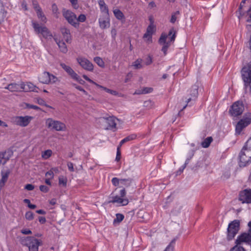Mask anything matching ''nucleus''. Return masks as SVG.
I'll return each instance as SVG.
<instances>
[{
	"label": "nucleus",
	"mask_w": 251,
	"mask_h": 251,
	"mask_svg": "<svg viewBox=\"0 0 251 251\" xmlns=\"http://www.w3.org/2000/svg\"><path fill=\"white\" fill-rule=\"evenodd\" d=\"M176 38V31L174 29H171L168 35L162 34L159 39V43L162 46V51L164 54H166L168 48L170 46V42H174Z\"/></svg>",
	"instance_id": "nucleus-1"
},
{
	"label": "nucleus",
	"mask_w": 251,
	"mask_h": 251,
	"mask_svg": "<svg viewBox=\"0 0 251 251\" xmlns=\"http://www.w3.org/2000/svg\"><path fill=\"white\" fill-rule=\"evenodd\" d=\"M22 244L28 248L29 251H38L42 242L33 237H26L22 240Z\"/></svg>",
	"instance_id": "nucleus-2"
},
{
	"label": "nucleus",
	"mask_w": 251,
	"mask_h": 251,
	"mask_svg": "<svg viewBox=\"0 0 251 251\" xmlns=\"http://www.w3.org/2000/svg\"><path fill=\"white\" fill-rule=\"evenodd\" d=\"M32 24L34 30L37 34H40L43 38L47 40L52 38L51 33L46 26L40 25L36 22H32Z\"/></svg>",
	"instance_id": "nucleus-3"
},
{
	"label": "nucleus",
	"mask_w": 251,
	"mask_h": 251,
	"mask_svg": "<svg viewBox=\"0 0 251 251\" xmlns=\"http://www.w3.org/2000/svg\"><path fill=\"white\" fill-rule=\"evenodd\" d=\"M46 125L48 128L57 131H64L66 129V125L63 123L51 118H48L46 120Z\"/></svg>",
	"instance_id": "nucleus-4"
},
{
	"label": "nucleus",
	"mask_w": 251,
	"mask_h": 251,
	"mask_svg": "<svg viewBox=\"0 0 251 251\" xmlns=\"http://www.w3.org/2000/svg\"><path fill=\"white\" fill-rule=\"evenodd\" d=\"M251 123V113H246L243 118L236 124V133L240 134L242 130Z\"/></svg>",
	"instance_id": "nucleus-5"
},
{
	"label": "nucleus",
	"mask_w": 251,
	"mask_h": 251,
	"mask_svg": "<svg viewBox=\"0 0 251 251\" xmlns=\"http://www.w3.org/2000/svg\"><path fill=\"white\" fill-rule=\"evenodd\" d=\"M242 76L245 83V89H246L247 87L249 86L251 93V62L249 63L247 66L243 68Z\"/></svg>",
	"instance_id": "nucleus-6"
},
{
	"label": "nucleus",
	"mask_w": 251,
	"mask_h": 251,
	"mask_svg": "<svg viewBox=\"0 0 251 251\" xmlns=\"http://www.w3.org/2000/svg\"><path fill=\"white\" fill-rule=\"evenodd\" d=\"M38 79L41 83L46 84H54L58 81L57 77L48 72H44L41 74Z\"/></svg>",
	"instance_id": "nucleus-7"
},
{
	"label": "nucleus",
	"mask_w": 251,
	"mask_h": 251,
	"mask_svg": "<svg viewBox=\"0 0 251 251\" xmlns=\"http://www.w3.org/2000/svg\"><path fill=\"white\" fill-rule=\"evenodd\" d=\"M62 15L68 23L75 27H77L79 23L77 22L76 15L70 10L64 8L62 9Z\"/></svg>",
	"instance_id": "nucleus-8"
},
{
	"label": "nucleus",
	"mask_w": 251,
	"mask_h": 251,
	"mask_svg": "<svg viewBox=\"0 0 251 251\" xmlns=\"http://www.w3.org/2000/svg\"><path fill=\"white\" fill-rule=\"evenodd\" d=\"M240 222L239 220H234L228 226L227 238L228 240L232 239L239 230Z\"/></svg>",
	"instance_id": "nucleus-9"
},
{
	"label": "nucleus",
	"mask_w": 251,
	"mask_h": 251,
	"mask_svg": "<svg viewBox=\"0 0 251 251\" xmlns=\"http://www.w3.org/2000/svg\"><path fill=\"white\" fill-rule=\"evenodd\" d=\"M247 236L245 234L239 235L236 240V245L230 249V251H245L244 245L248 242Z\"/></svg>",
	"instance_id": "nucleus-10"
},
{
	"label": "nucleus",
	"mask_w": 251,
	"mask_h": 251,
	"mask_svg": "<svg viewBox=\"0 0 251 251\" xmlns=\"http://www.w3.org/2000/svg\"><path fill=\"white\" fill-rule=\"evenodd\" d=\"M120 196H116L112 197V200L109 201L111 203H118L123 206L128 204L129 201L127 198H124L126 195V190L124 188L120 191Z\"/></svg>",
	"instance_id": "nucleus-11"
},
{
	"label": "nucleus",
	"mask_w": 251,
	"mask_h": 251,
	"mask_svg": "<svg viewBox=\"0 0 251 251\" xmlns=\"http://www.w3.org/2000/svg\"><path fill=\"white\" fill-rule=\"evenodd\" d=\"M33 118L30 116H16L13 118V122L17 125L22 127L26 126Z\"/></svg>",
	"instance_id": "nucleus-12"
},
{
	"label": "nucleus",
	"mask_w": 251,
	"mask_h": 251,
	"mask_svg": "<svg viewBox=\"0 0 251 251\" xmlns=\"http://www.w3.org/2000/svg\"><path fill=\"white\" fill-rule=\"evenodd\" d=\"M32 3L33 8L36 11L38 18L43 23H46L47 19L44 14L41 7L36 0H32Z\"/></svg>",
	"instance_id": "nucleus-13"
},
{
	"label": "nucleus",
	"mask_w": 251,
	"mask_h": 251,
	"mask_svg": "<svg viewBox=\"0 0 251 251\" xmlns=\"http://www.w3.org/2000/svg\"><path fill=\"white\" fill-rule=\"evenodd\" d=\"M100 120L101 122L105 123L107 125L105 127L106 129L116 128L117 121H119V120L114 116L102 117Z\"/></svg>",
	"instance_id": "nucleus-14"
},
{
	"label": "nucleus",
	"mask_w": 251,
	"mask_h": 251,
	"mask_svg": "<svg viewBox=\"0 0 251 251\" xmlns=\"http://www.w3.org/2000/svg\"><path fill=\"white\" fill-rule=\"evenodd\" d=\"M244 110V107L242 102L238 101L233 104L230 112L232 116H237L241 115Z\"/></svg>",
	"instance_id": "nucleus-15"
},
{
	"label": "nucleus",
	"mask_w": 251,
	"mask_h": 251,
	"mask_svg": "<svg viewBox=\"0 0 251 251\" xmlns=\"http://www.w3.org/2000/svg\"><path fill=\"white\" fill-rule=\"evenodd\" d=\"M78 64L85 70L92 72L94 70L93 64L85 58L80 57L77 59Z\"/></svg>",
	"instance_id": "nucleus-16"
},
{
	"label": "nucleus",
	"mask_w": 251,
	"mask_h": 251,
	"mask_svg": "<svg viewBox=\"0 0 251 251\" xmlns=\"http://www.w3.org/2000/svg\"><path fill=\"white\" fill-rule=\"evenodd\" d=\"M26 85L23 83L20 84H17L13 83L9 84L7 86L5 87V89L9 90L10 91L13 92H18L21 91H25L27 89L25 88Z\"/></svg>",
	"instance_id": "nucleus-17"
},
{
	"label": "nucleus",
	"mask_w": 251,
	"mask_h": 251,
	"mask_svg": "<svg viewBox=\"0 0 251 251\" xmlns=\"http://www.w3.org/2000/svg\"><path fill=\"white\" fill-rule=\"evenodd\" d=\"M239 200L243 203H251V189H245L239 195Z\"/></svg>",
	"instance_id": "nucleus-18"
},
{
	"label": "nucleus",
	"mask_w": 251,
	"mask_h": 251,
	"mask_svg": "<svg viewBox=\"0 0 251 251\" xmlns=\"http://www.w3.org/2000/svg\"><path fill=\"white\" fill-rule=\"evenodd\" d=\"M60 66L73 79L80 83H81V81H83L70 66L66 65L64 63H61Z\"/></svg>",
	"instance_id": "nucleus-19"
},
{
	"label": "nucleus",
	"mask_w": 251,
	"mask_h": 251,
	"mask_svg": "<svg viewBox=\"0 0 251 251\" xmlns=\"http://www.w3.org/2000/svg\"><path fill=\"white\" fill-rule=\"evenodd\" d=\"M99 23L100 27L102 29L109 27L110 20L108 15H104L100 17L99 20Z\"/></svg>",
	"instance_id": "nucleus-20"
},
{
	"label": "nucleus",
	"mask_w": 251,
	"mask_h": 251,
	"mask_svg": "<svg viewBox=\"0 0 251 251\" xmlns=\"http://www.w3.org/2000/svg\"><path fill=\"white\" fill-rule=\"evenodd\" d=\"M60 30L66 42L70 43L71 41V35L70 29L65 26H62L60 27Z\"/></svg>",
	"instance_id": "nucleus-21"
},
{
	"label": "nucleus",
	"mask_w": 251,
	"mask_h": 251,
	"mask_svg": "<svg viewBox=\"0 0 251 251\" xmlns=\"http://www.w3.org/2000/svg\"><path fill=\"white\" fill-rule=\"evenodd\" d=\"M10 152L0 153V165L5 164L10 157Z\"/></svg>",
	"instance_id": "nucleus-22"
},
{
	"label": "nucleus",
	"mask_w": 251,
	"mask_h": 251,
	"mask_svg": "<svg viewBox=\"0 0 251 251\" xmlns=\"http://www.w3.org/2000/svg\"><path fill=\"white\" fill-rule=\"evenodd\" d=\"M54 40L58 46L60 51L63 53H66L68 51V49L65 43L63 41H58L56 38H54Z\"/></svg>",
	"instance_id": "nucleus-23"
},
{
	"label": "nucleus",
	"mask_w": 251,
	"mask_h": 251,
	"mask_svg": "<svg viewBox=\"0 0 251 251\" xmlns=\"http://www.w3.org/2000/svg\"><path fill=\"white\" fill-rule=\"evenodd\" d=\"M100 10L104 15H108V9L103 0H99L98 1Z\"/></svg>",
	"instance_id": "nucleus-24"
},
{
	"label": "nucleus",
	"mask_w": 251,
	"mask_h": 251,
	"mask_svg": "<svg viewBox=\"0 0 251 251\" xmlns=\"http://www.w3.org/2000/svg\"><path fill=\"white\" fill-rule=\"evenodd\" d=\"M10 174V171L7 170L6 172H1V179L0 180V185L4 186L5 182L7 181L8 176Z\"/></svg>",
	"instance_id": "nucleus-25"
},
{
	"label": "nucleus",
	"mask_w": 251,
	"mask_h": 251,
	"mask_svg": "<svg viewBox=\"0 0 251 251\" xmlns=\"http://www.w3.org/2000/svg\"><path fill=\"white\" fill-rule=\"evenodd\" d=\"M6 14V11L5 10L3 5L0 3V24L3 21Z\"/></svg>",
	"instance_id": "nucleus-26"
},
{
	"label": "nucleus",
	"mask_w": 251,
	"mask_h": 251,
	"mask_svg": "<svg viewBox=\"0 0 251 251\" xmlns=\"http://www.w3.org/2000/svg\"><path fill=\"white\" fill-rule=\"evenodd\" d=\"M246 17V21L247 22V24L246 25V27L248 28H250L251 27V5L250 6L249 9L247 11Z\"/></svg>",
	"instance_id": "nucleus-27"
},
{
	"label": "nucleus",
	"mask_w": 251,
	"mask_h": 251,
	"mask_svg": "<svg viewBox=\"0 0 251 251\" xmlns=\"http://www.w3.org/2000/svg\"><path fill=\"white\" fill-rule=\"evenodd\" d=\"M94 62L100 68H103L105 67V63L103 60L100 57H96L94 58Z\"/></svg>",
	"instance_id": "nucleus-28"
},
{
	"label": "nucleus",
	"mask_w": 251,
	"mask_h": 251,
	"mask_svg": "<svg viewBox=\"0 0 251 251\" xmlns=\"http://www.w3.org/2000/svg\"><path fill=\"white\" fill-rule=\"evenodd\" d=\"M136 135L135 134H131V135L126 137L125 138L123 139L120 142V145H119L120 147H121L124 143H125L127 142H128L129 141L135 139L136 138Z\"/></svg>",
	"instance_id": "nucleus-29"
},
{
	"label": "nucleus",
	"mask_w": 251,
	"mask_h": 251,
	"mask_svg": "<svg viewBox=\"0 0 251 251\" xmlns=\"http://www.w3.org/2000/svg\"><path fill=\"white\" fill-rule=\"evenodd\" d=\"M113 13L116 18L118 20H122L124 18V15L123 12L118 9H115L113 10Z\"/></svg>",
	"instance_id": "nucleus-30"
},
{
	"label": "nucleus",
	"mask_w": 251,
	"mask_h": 251,
	"mask_svg": "<svg viewBox=\"0 0 251 251\" xmlns=\"http://www.w3.org/2000/svg\"><path fill=\"white\" fill-rule=\"evenodd\" d=\"M213 141V139L211 137H208L206 138L204 140L201 142V146L203 148H207L209 146L210 144Z\"/></svg>",
	"instance_id": "nucleus-31"
},
{
	"label": "nucleus",
	"mask_w": 251,
	"mask_h": 251,
	"mask_svg": "<svg viewBox=\"0 0 251 251\" xmlns=\"http://www.w3.org/2000/svg\"><path fill=\"white\" fill-rule=\"evenodd\" d=\"M132 181V179L131 178H123L121 180V184L126 187L129 186Z\"/></svg>",
	"instance_id": "nucleus-32"
},
{
	"label": "nucleus",
	"mask_w": 251,
	"mask_h": 251,
	"mask_svg": "<svg viewBox=\"0 0 251 251\" xmlns=\"http://www.w3.org/2000/svg\"><path fill=\"white\" fill-rule=\"evenodd\" d=\"M243 149H245L246 151H249V155L251 154V138H250L246 143Z\"/></svg>",
	"instance_id": "nucleus-33"
},
{
	"label": "nucleus",
	"mask_w": 251,
	"mask_h": 251,
	"mask_svg": "<svg viewBox=\"0 0 251 251\" xmlns=\"http://www.w3.org/2000/svg\"><path fill=\"white\" fill-rule=\"evenodd\" d=\"M142 59H138L136 60L135 62L133 63V66L134 67L135 69H138L142 68V65L141 64L142 63Z\"/></svg>",
	"instance_id": "nucleus-34"
},
{
	"label": "nucleus",
	"mask_w": 251,
	"mask_h": 251,
	"mask_svg": "<svg viewBox=\"0 0 251 251\" xmlns=\"http://www.w3.org/2000/svg\"><path fill=\"white\" fill-rule=\"evenodd\" d=\"M51 10L53 14L55 15L56 17H58L59 14L58 8L57 5L55 3H53L51 6Z\"/></svg>",
	"instance_id": "nucleus-35"
},
{
	"label": "nucleus",
	"mask_w": 251,
	"mask_h": 251,
	"mask_svg": "<svg viewBox=\"0 0 251 251\" xmlns=\"http://www.w3.org/2000/svg\"><path fill=\"white\" fill-rule=\"evenodd\" d=\"M176 239H174L167 247L164 251H173L174 248V245L175 244Z\"/></svg>",
	"instance_id": "nucleus-36"
},
{
	"label": "nucleus",
	"mask_w": 251,
	"mask_h": 251,
	"mask_svg": "<svg viewBox=\"0 0 251 251\" xmlns=\"http://www.w3.org/2000/svg\"><path fill=\"white\" fill-rule=\"evenodd\" d=\"M96 86H98L99 88L103 89V90H104L107 93H110V94H112L113 95H116L117 94V92L116 91H115L110 90V89H108V88H107L106 87H103L102 86H100V85L99 84H96Z\"/></svg>",
	"instance_id": "nucleus-37"
},
{
	"label": "nucleus",
	"mask_w": 251,
	"mask_h": 251,
	"mask_svg": "<svg viewBox=\"0 0 251 251\" xmlns=\"http://www.w3.org/2000/svg\"><path fill=\"white\" fill-rule=\"evenodd\" d=\"M67 179L66 177L61 176L59 177V184L66 186L67 184Z\"/></svg>",
	"instance_id": "nucleus-38"
},
{
	"label": "nucleus",
	"mask_w": 251,
	"mask_h": 251,
	"mask_svg": "<svg viewBox=\"0 0 251 251\" xmlns=\"http://www.w3.org/2000/svg\"><path fill=\"white\" fill-rule=\"evenodd\" d=\"M51 153H52L51 151L50 150H47V151H44L42 153V156L43 158H44L45 159H47L51 156Z\"/></svg>",
	"instance_id": "nucleus-39"
},
{
	"label": "nucleus",
	"mask_w": 251,
	"mask_h": 251,
	"mask_svg": "<svg viewBox=\"0 0 251 251\" xmlns=\"http://www.w3.org/2000/svg\"><path fill=\"white\" fill-rule=\"evenodd\" d=\"M248 226L249 227L248 233H243L241 234V235L245 234L247 236L248 238L247 239V240H248V241H249V239H251V222H250L248 223Z\"/></svg>",
	"instance_id": "nucleus-40"
},
{
	"label": "nucleus",
	"mask_w": 251,
	"mask_h": 251,
	"mask_svg": "<svg viewBox=\"0 0 251 251\" xmlns=\"http://www.w3.org/2000/svg\"><path fill=\"white\" fill-rule=\"evenodd\" d=\"M154 30V27L152 23H151L147 27V32L152 35Z\"/></svg>",
	"instance_id": "nucleus-41"
},
{
	"label": "nucleus",
	"mask_w": 251,
	"mask_h": 251,
	"mask_svg": "<svg viewBox=\"0 0 251 251\" xmlns=\"http://www.w3.org/2000/svg\"><path fill=\"white\" fill-rule=\"evenodd\" d=\"M124 218V216L122 214H116V219L114 220V222L115 223L116 222L120 223L121 222Z\"/></svg>",
	"instance_id": "nucleus-42"
},
{
	"label": "nucleus",
	"mask_w": 251,
	"mask_h": 251,
	"mask_svg": "<svg viewBox=\"0 0 251 251\" xmlns=\"http://www.w3.org/2000/svg\"><path fill=\"white\" fill-rule=\"evenodd\" d=\"M121 179H119L117 177H114L112 179V183L115 186H117L120 184H121Z\"/></svg>",
	"instance_id": "nucleus-43"
},
{
	"label": "nucleus",
	"mask_w": 251,
	"mask_h": 251,
	"mask_svg": "<svg viewBox=\"0 0 251 251\" xmlns=\"http://www.w3.org/2000/svg\"><path fill=\"white\" fill-rule=\"evenodd\" d=\"M143 38L145 40H147V41L148 42V43L151 42V35L147 32L144 34Z\"/></svg>",
	"instance_id": "nucleus-44"
},
{
	"label": "nucleus",
	"mask_w": 251,
	"mask_h": 251,
	"mask_svg": "<svg viewBox=\"0 0 251 251\" xmlns=\"http://www.w3.org/2000/svg\"><path fill=\"white\" fill-rule=\"evenodd\" d=\"M25 218L28 220H32L33 219V213L31 211H28L25 215Z\"/></svg>",
	"instance_id": "nucleus-45"
},
{
	"label": "nucleus",
	"mask_w": 251,
	"mask_h": 251,
	"mask_svg": "<svg viewBox=\"0 0 251 251\" xmlns=\"http://www.w3.org/2000/svg\"><path fill=\"white\" fill-rule=\"evenodd\" d=\"M86 16L84 14H80L77 18V22H84L86 20Z\"/></svg>",
	"instance_id": "nucleus-46"
},
{
	"label": "nucleus",
	"mask_w": 251,
	"mask_h": 251,
	"mask_svg": "<svg viewBox=\"0 0 251 251\" xmlns=\"http://www.w3.org/2000/svg\"><path fill=\"white\" fill-rule=\"evenodd\" d=\"M153 103L151 100H147L144 102V106L149 108H151Z\"/></svg>",
	"instance_id": "nucleus-47"
},
{
	"label": "nucleus",
	"mask_w": 251,
	"mask_h": 251,
	"mask_svg": "<svg viewBox=\"0 0 251 251\" xmlns=\"http://www.w3.org/2000/svg\"><path fill=\"white\" fill-rule=\"evenodd\" d=\"M179 14V12L178 11H177L175 13H174V14H172L171 19L170 20V22L172 23H174L176 21V15H178Z\"/></svg>",
	"instance_id": "nucleus-48"
},
{
	"label": "nucleus",
	"mask_w": 251,
	"mask_h": 251,
	"mask_svg": "<svg viewBox=\"0 0 251 251\" xmlns=\"http://www.w3.org/2000/svg\"><path fill=\"white\" fill-rule=\"evenodd\" d=\"M193 155V153H192V154L190 156V158L186 159L185 164H184V166L183 167V168L182 169H179V170L177 172V175L180 174L183 171V169L185 168L186 165L188 163L190 159L192 157V156Z\"/></svg>",
	"instance_id": "nucleus-49"
},
{
	"label": "nucleus",
	"mask_w": 251,
	"mask_h": 251,
	"mask_svg": "<svg viewBox=\"0 0 251 251\" xmlns=\"http://www.w3.org/2000/svg\"><path fill=\"white\" fill-rule=\"evenodd\" d=\"M193 155V153H192V154L190 156V158L186 159L185 164H184V166L183 167V168L182 169H179V170L177 172V175L180 174L183 171V169L185 168L186 165L188 163L190 159L192 157V156Z\"/></svg>",
	"instance_id": "nucleus-50"
},
{
	"label": "nucleus",
	"mask_w": 251,
	"mask_h": 251,
	"mask_svg": "<svg viewBox=\"0 0 251 251\" xmlns=\"http://www.w3.org/2000/svg\"><path fill=\"white\" fill-rule=\"evenodd\" d=\"M120 146H119L117 149V155L116 157V160L117 161H119L121 159V152H120Z\"/></svg>",
	"instance_id": "nucleus-51"
},
{
	"label": "nucleus",
	"mask_w": 251,
	"mask_h": 251,
	"mask_svg": "<svg viewBox=\"0 0 251 251\" xmlns=\"http://www.w3.org/2000/svg\"><path fill=\"white\" fill-rule=\"evenodd\" d=\"M152 88H151V87H146V88H144L142 91V94H147V93H151L152 91Z\"/></svg>",
	"instance_id": "nucleus-52"
},
{
	"label": "nucleus",
	"mask_w": 251,
	"mask_h": 251,
	"mask_svg": "<svg viewBox=\"0 0 251 251\" xmlns=\"http://www.w3.org/2000/svg\"><path fill=\"white\" fill-rule=\"evenodd\" d=\"M46 176L49 177V178L50 179H52L53 178L54 174L51 169H50L49 171L47 172L46 173Z\"/></svg>",
	"instance_id": "nucleus-53"
},
{
	"label": "nucleus",
	"mask_w": 251,
	"mask_h": 251,
	"mask_svg": "<svg viewBox=\"0 0 251 251\" xmlns=\"http://www.w3.org/2000/svg\"><path fill=\"white\" fill-rule=\"evenodd\" d=\"M39 189L41 191L44 193H47L49 191V188L45 185H40L39 187Z\"/></svg>",
	"instance_id": "nucleus-54"
},
{
	"label": "nucleus",
	"mask_w": 251,
	"mask_h": 251,
	"mask_svg": "<svg viewBox=\"0 0 251 251\" xmlns=\"http://www.w3.org/2000/svg\"><path fill=\"white\" fill-rule=\"evenodd\" d=\"M26 106L28 108L34 109H35V110H39V109H40V108L38 106H37L36 105H32V104H28V103H26Z\"/></svg>",
	"instance_id": "nucleus-55"
},
{
	"label": "nucleus",
	"mask_w": 251,
	"mask_h": 251,
	"mask_svg": "<svg viewBox=\"0 0 251 251\" xmlns=\"http://www.w3.org/2000/svg\"><path fill=\"white\" fill-rule=\"evenodd\" d=\"M198 94V88L195 86V88L192 90V93L191 94V95L192 97H196L197 96Z\"/></svg>",
	"instance_id": "nucleus-56"
},
{
	"label": "nucleus",
	"mask_w": 251,
	"mask_h": 251,
	"mask_svg": "<svg viewBox=\"0 0 251 251\" xmlns=\"http://www.w3.org/2000/svg\"><path fill=\"white\" fill-rule=\"evenodd\" d=\"M25 189L28 191H31L34 189V186L32 184H28L25 186Z\"/></svg>",
	"instance_id": "nucleus-57"
},
{
	"label": "nucleus",
	"mask_w": 251,
	"mask_h": 251,
	"mask_svg": "<svg viewBox=\"0 0 251 251\" xmlns=\"http://www.w3.org/2000/svg\"><path fill=\"white\" fill-rule=\"evenodd\" d=\"M68 168L71 172L74 171V165L72 162H68L67 163Z\"/></svg>",
	"instance_id": "nucleus-58"
},
{
	"label": "nucleus",
	"mask_w": 251,
	"mask_h": 251,
	"mask_svg": "<svg viewBox=\"0 0 251 251\" xmlns=\"http://www.w3.org/2000/svg\"><path fill=\"white\" fill-rule=\"evenodd\" d=\"M21 232L25 235L31 234L32 232L30 230L28 229H24L21 230Z\"/></svg>",
	"instance_id": "nucleus-59"
},
{
	"label": "nucleus",
	"mask_w": 251,
	"mask_h": 251,
	"mask_svg": "<svg viewBox=\"0 0 251 251\" xmlns=\"http://www.w3.org/2000/svg\"><path fill=\"white\" fill-rule=\"evenodd\" d=\"M22 8L24 9V10L25 11H27L28 10V7H27V3L26 2V1L25 0H23L22 2Z\"/></svg>",
	"instance_id": "nucleus-60"
},
{
	"label": "nucleus",
	"mask_w": 251,
	"mask_h": 251,
	"mask_svg": "<svg viewBox=\"0 0 251 251\" xmlns=\"http://www.w3.org/2000/svg\"><path fill=\"white\" fill-rule=\"evenodd\" d=\"M83 77L87 81H89V82L91 83H93L95 85H96V84H97L96 82H95L94 81H93L92 80H91V79H90L87 75H83Z\"/></svg>",
	"instance_id": "nucleus-61"
},
{
	"label": "nucleus",
	"mask_w": 251,
	"mask_h": 251,
	"mask_svg": "<svg viewBox=\"0 0 251 251\" xmlns=\"http://www.w3.org/2000/svg\"><path fill=\"white\" fill-rule=\"evenodd\" d=\"M152 62V58H151V56H149L146 58L145 64H146V65H149L151 64Z\"/></svg>",
	"instance_id": "nucleus-62"
},
{
	"label": "nucleus",
	"mask_w": 251,
	"mask_h": 251,
	"mask_svg": "<svg viewBox=\"0 0 251 251\" xmlns=\"http://www.w3.org/2000/svg\"><path fill=\"white\" fill-rule=\"evenodd\" d=\"M72 5L75 8H77V4L78 0H69Z\"/></svg>",
	"instance_id": "nucleus-63"
},
{
	"label": "nucleus",
	"mask_w": 251,
	"mask_h": 251,
	"mask_svg": "<svg viewBox=\"0 0 251 251\" xmlns=\"http://www.w3.org/2000/svg\"><path fill=\"white\" fill-rule=\"evenodd\" d=\"M111 33L112 37H115L117 34V31H116V29H115V28L112 29Z\"/></svg>",
	"instance_id": "nucleus-64"
}]
</instances>
